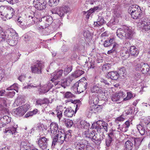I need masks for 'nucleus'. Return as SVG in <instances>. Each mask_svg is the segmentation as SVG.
<instances>
[{
  "label": "nucleus",
  "mask_w": 150,
  "mask_h": 150,
  "mask_svg": "<svg viewBox=\"0 0 150 150\" xmlns=\"http://www.w3.org/2000/svg\"><path fill=\"white\" fill-rule=\"evenodd\" d=\"M84 71L80 70L75 71L74 73L72 74L71 76L73 78H77L83 74Z\"/></svg>",
  "instance_id": "nucleus-37"
},
{
  "label": "nucleus",
  "mask_w": 150,
  "mask_h": 150,
  "mask_svg": "<svg viewBox=\"0 0 150 150\" xmlns=\"http://www.w3.org/2000/svg\"><path fill=\"white\" fill-rule=\"evenodd\" d=\"M119 74H120V75H122V76H124V75L125 74L126 72V71L125 69V68L124 67H122L120 68L118 71Z\"/></svg>",
  "instance_id": "nucleus-52"
},
{
  "label": "nucleus",
  "mask_w": 150,
  "mask_h": 150,
  "mask_svg": "<svg viewBox=\"0 0 150 150\" xmlns=\"http://www.w3.org/2000/svg\"><path fill=\"white\" fill-rule=\"evenodd\" d=\"M112 141V137L110 136V135H108V138L106 140V146L108 147L110 146L111 144Z\"/></svg>",
  "instance_id": "nucleus-49"
},
{
  "label": "nucleus",
  "mask_w": 150,
  "mask_h": 150,
  "mask_svg": "<svg viewBox=\"0 0 150 150\" xmlns=\"http://www.w3.org/2000/svg\"><path fill=\"white\" fill-rule=\"evenodd\" d=\"M14 12L13 9L11 8L3 6L0 7V15L4 16L7 19L11 18Z\"/></svg>",
  "instance_id": "nucleus-3"
},
{
  "label": "nucleus",
  "mask_w": 150,
  "mask_h": 150,
  "mask_svg": "<svg viewBox=\"0 0 150 150\" xmlns=\"http://www.w3.org/2000/svg\"><path fill=\"white\" fill-rule=\"evenodd\" d=\"M131 140L134 143L135 146H139V145L142 142V139L140 138H132L131 139Z\"/></svg>",
  "instance_id": "nucleus-42"
},
{
  "label": "nucleus",
  "mask_w": 150,
  "mask_h": 150,
  "mask_svg": "<svg viewBox=\"0 0 150 150\" xmlns=\"http://www.w3.org/2000/svg\"><path fill=\"white\" fill-rule=\"evenodd\" d=\"M137 128L141 135H143L146 133L147 131L144 128V126H142L140 125H137Z\"/></svg>",
  "instance_id": "nucleus-38"
},
{
  "label": "nucleus",
  "mask_w": 150,
  "mask_h": 150,
  "mask_svg": "<svg viewBox=\"0 0 150 150\" xmlns=\"http://www.w3.org/2000/svg\"><path fill=\"white\" fill-rule=\"evenodd\" d=\"M35 13L33 11H31L28 14L27 17H30L31 18H36L35 16Z\"/></svg>",
  "instance_id": "nucleus-57"
},
{
  "label": "nucleus",
  "mask_w": 150,
  "mask_h": 150,
  "mask_svg": "<svg viewBox=\"0 0 150 150\" xmlns=\"http://www.w3.org/2000/svg\"><path fill=\"white\" fill-rule=\"evenodd\" d=\"M39 21L40 22L43 21L44 23V26L40 25L39 27L40 29H44L52 24L53 19L51 16H48L42 18L39 20Z\"/></svg>",
  "instance_id": "nucleus-8"
},
{
  "label": "nucleus",
  "mask_w": 150,
  "mask_h": 150,
  "mask_svg": "<svg viewBox=\"0 0 150 150\" xmlns=\"http://www.w3.org/2000/svg\"><path fill=\"white\" fill-rule=\"evenodd\" d=\"M125 96V95L124 94L122 91H120L112 94L111 99L113 102H119L123 100V98Z\"/></svg>",
  "instance_id": "nucleus-12"
},
{
  "label": "nucleus",
  "mask_w": 150,
  "mask_h": 150,
  "mask_svg": "<svg viewBox=\"0 0 150 150\" xmlns=\"http://www.w3.org/2000/svg\"><path fill=\"white\" fill-rule=\"evenodd\" d=\"M76 112V110L74 112V110L71 107L68 108L65 110L64 114L65 116L67 117H71L73 116L74 113H75Z\"/></svg>",
  "instance_id": "nucleus-24"
},
{
  "label": "nucleus",
  "mask_w": 150,
  "mask_h": 150,
  "mask_svg": "<svg viewBox=\"0 0 150 150\" xmlns=\"http://www.w3.org/2000/svg\"><path fill=\"white\" fill-rule=\"evenodd\" d=\"M70 11V8L68 6L64 5L58 9L57 8H55L52 9L51 12L52 14H57L60 17L62 18L65 13Z\"/></svg>",
  "instance_id": "nucleus-4"
},
{
  "label": "nucleus",
  "mask_w": 150,
  "mask_h": 150,
  "mask_svg": "<svg viewBox=\"0 0 150 150\" xmlns=\"http://www.w3.org/2000/svg\"><path fill=\"white\" fill-rule=\"evenodd\" d=\"M91 91L92 93H99V94L100 95V93L102 94V96H104L105 95V93L106 92L107 93V91L105 92H104L103 93L101 91V89L98 86H94L91 89Z\"/></svg>",
  "instance_id": "nucleus-27"
},
{
  "label": "nucleus",
  "mask_w": 150,
  "mask_h": 150,
  "mask_svg": "<svg viewBox=\"0 0 150 150\" xmlns=\"http://www.w3.org/2000/svg\"><path fill=\"white\" fill-rule=\"evenodd\" d=\"M98 97L96 96H92L90 98L89 102L91 104L97 105L99 102Z\"/></svg>",
  "instance_id": "nucleus-36"
},
{
  "label": "nucleus",
  "mask_w": 150,
  "mask_h": 150,
  "mask_svg": "<svg viewBox=\"0 0 150 150\" xmlns=\"http://www.w3.org/2000/svg\"><path fill=\"white\" fill-rule=\"evenodd\" d=\"M117 45V43H115L113 45L112 48V49L108 51L107 54H112L114 53H115L116 52V49Z\"/></svg>",
  "instance_id": "nucleus-46"
},
{
  "label": "nucleus",
  "mask_w": 150,
  "mask_h": 150,
  "mask_svg": "<svg viewBox=\"0 0 150 150\" xmlns=\"http://www.w3.org/2000/svg\"><path fill=\"white\" fill-rule=\"evenodd\" d=\"M70 131H71V130H70L69 133L65 135L64 134V131L62 130L59 129L58 130V134L53 137L52 145H55L57 143L61 144H63L66 138L67 137L69 138V136H68L70 135Z\"/></svg>",
  "instance_id": "nucleus-2"
},
{
  "label": "nucleus",
  "mask_w": 150,
  "mask_h": 150,
  "mask_svg": "<svg viewBox=\"0 0 150 150\" xmlns=\"http://www.w3.org/2000/svg\"><path fill=\"white\" fill-rule=\"evenodd\" d=\"M38 109H35L32 111L29 112L25 115V117H28L35 115L38 112Z\"/></svg>",
  "instance_id": "nucleus-45"
},
{
  "label": "nucleus",
  "mask_w": 150,
  "mask_h": 150,
  "mask_svg": "<svg viewBox=\"0 0 150 150\" xmlns=\"http://www.w3.org/2000/svg\"><path fill=\"white\" fill-rule=\"evenodd\" d=\"M27 21L26 25L28 27L34 24L36 22V20L37 19L36 18H31L27 16L26 18Z\"/></svg>",
  "instance_id": "nucleus-30"
},
{
  "label": "nucleus",
  "mask_w": 150,
  "mask_h": 150,
  "mask_svg": "<svg viewBox=\"0 0 150 150\" xmlns=\"http://www.w3.org/2000/svg\"><path fill=\"white\" fill-rule=\"evenodd\" d=\"M33 4L35 8L38 10L46 8V2H45V0H34Z\"/></svg>",
  "instance_id": "nucleus-11"
},
{
  "label": "nucleus",
  "mask_w": 150,
  "mask_h": 150,
  "mask_svg": "<svg viewBox=\"0 0 150 150\" xmlns=\"http://www.w3.org/2000/svg\"><path fill=\"white\" fill-rule=\"evenodd\" d=\"M91 132H90L89 131V129H86V130L84 131V135L86 137L88 138L90 137V133Z\"/></svg>",
  "instance_id": "nucleus-56"
},
{
  "label": "nucleus",
  "mask_w": 150,
  "mask_h": 150,
  "mask_svg": "<svg viewBox=\"0 0 150 150\" xmlns=\"http://www.w3.org/2000/svg\"><path fill=\"white\" fill-rule=\"evenodd\" d=\"M142 12L141 9L139 8L138 10L134 12L131 13V17L134 19H138L142 15Z\"/></svg>",
  "instance_id": "nucleus-25"
},
{
  "label": "nucleus",
  "mask_w": 150,
  "mask_h": 150,
  "mask_svg": "<svg viewBox=\"0 0 150 150\" xmlns=\"http://www.w3.org/2000/svg\"><path fill=\"white\" fill-rule=\"evenodd\" d=\"M144 123L145 124V126L146 127L150 124V116H148L146 117L144 120Z\"/></svg>",
  "instance_id": "nucleus-54"
},
{
  "label": "nucleus",
  "mask_w": 150,
  "mask_h": 150,
  "mask_svg": "<svg viewBox=\"0 0 150 150\" xmlns=\"http://www.w3.org/2000/svg\"><path fill=\"white\" fill-rule=\"evenodd\" d=\"M101 109V106L99 105L91 104V106L89 108L88 110L90 113H96L98 110Z\"/></svg>",
  "instance_id": "nucleus-23"
},
{
  "label": "nucleus",
  "mask_w": 150,
  "mask_h": 150,
  "mask_svg": "<svg viewBox=\"0 0 150 150\" xmlns=\"http://www.w3.org/2000/svg\"><path fill=\"white\" fill-rule=\"evenodd\" d=\"M127 95L126 98H123V100L126 101L130 99L133 97V95L130 92H127Z\"/></svg>",
  "instance_id": "nucleus-50"
},
{
  "label": "nucleus",
  "mask_w": 150,
  "mask_h": 150,
  "mask_svg": "<svg viewBox=\"0 0 150 150\" xmlns=\"http://www.w3.org/2000/svg\"><path fill=\"white\" fill-rule=\"evenodd\" d=\"M30 108L29 105L26 104L14 110L13 114L16 116H21L23 115Z\"/></svg>",
  "instance_id": "nucleus-6"
},
{
  "label": "nucleus",
  "mask_w": 150,
  "mask_h": 150,
  "mask_svg": "<svg viewBox=\"0 0 150 150\" xmlns=\"http://www.w3.org/2000/svg\"><path fill=\"white\" fill-rule=\"evenodd\" d=\"M17 127V125H14L12 126V127L6 128L4 132L5 133L15 134V133L17 132L16 130Z\"/></svg>",
  "instance_id": "nucleus-19"
},
{
  "label": "nucleus",
  "mask_w": 150,
  "mask_h": 150,
  "mask_svg": "<svg viewBox=\"0 0 150 150\" xmlns=\"http://www.w3.org/2000/svg\"><path fill=\"white\" fill-rule=\"evenodd\" d=\"M93 148L88 144V143L83 150H92Z\"/></svg>",
  "instance_id": "nucleus-61"
},
{
  "label": "nucleus",
  "mask_w": 150,
  "mask_h": 150,
  "mask_svg": "<svg viewBox=\"0 0 150 150\" xmlns=\"http://www.w3.org/2000/svg\"><path fill=\"white\" fill-rule=\"evenodd\" d=\"M56 112L57 117L60 121L62 116V111Z\"/></svg>",
  "instance_id": "nucleus-58"
},
{
  "label": "nucleus",
  "mask_w": 150,
  "mask_h": 150,
  "mask_svg": "<svg viewBox=\"0 0 150 150\" xmlns=\"http://www.w3.org/2000/svg\"><path fill=\"white\" fill-rule=\"evenodd\" d=\"M0 120L3 122V123L5 125L6 124L9 123L11 121V118L8 116L5 115L1 118Z\"/></svg>",
  "instance_id": "nucleus-40"
},
{
  "label": "nucleus",
  "mask_w": 150,
  "mask_h": 150,
  "mask_svg": "<svg viewBox=\"0 0 150 150\" xmlns=\"http://www.w3.org/2000/svg\"><path fill=\"white\" fill-rule=\"evenodd\" d=\"M26 77L25 75H21L18 78V79L21 81H22L24 80Z\"/></svg>",
  "instance_id": "nucleus-64"
},
{
  "label": "nucleus",
  "mask_w": 150,
  "mask_h": 150,
  "mask_svg": "<svg viewBox=\"0 0 150 150\" xmlns=\"http://www.w3.org/2000/svg\"><path fill=\"white\" fill-rule=\"evenodd\" d=\"M87 143L88 142L85 140H78L76 142L75 145L77 149L83 150Z\"/></svg>",
  "instance_id": "nucleus-15"
},
{
  "label": "nucleus",
  "mask_w": 150,
  "mask_h": 150,
  "mask_svg": "<svg viewBox=\"0 0 150 150\" xmlns=\"http://www.w3.org/2000/svg\"><path fill=\"white\" fill-rule=\"evenodd\" d=\"M125 38L126 39L131 40L132 38L134 31L131 28L125 27Z\"/></svg>",
  "instance_id": "nucleus-18"
},
{
  "label": "nucleus",
  "mask_w": 150,
  "mask_h": 150,
  "mask_svg": "<svg viewBox=\"0 0 150 150\" xmlns=\"http://www.w3.org/2000/svg\"><path fill=\"white\" fill-rule=\"evenodd\" d=\"M105 22L103 18L101 16H99L97 21L94 22V24L96 27H98L103 25Z\"/></svg>",
  "instance_id": "nucleus-31"
},
{
  "label": "nucleus",
  "mask_w": 150,
  "mask_h": 150,
  "mask_svg": "<svg viewBox=\"0 0 150 150\" xmlns=\"http://www.w3.org/2000/svg\"><path fill=\"white\" fill-rule=\"evenodd\" d=\"M115 43H116L115 42V39L112 38L109 40H105L103 45L105 47H108L112 45H114Z\"/></svg>",
  "instance_id": "nucleus-33"
},
{
  "label": "nucleus",
  "mask_w": 150,
  "mask_h": 150,
  "mask_svg": "<svg viewBox=\"0 0 150 150\" xmlns=\"http://www.w3.org/2000/svg\"><path fill=\"white\" fill-rule=\"evenodd\" d=\"M38 144L39 147L42 150L46 149L48 145V139L45 137H40L38 139Z\"/></svg>",
  "instance_id": "nucleus-10"
},
{
  "label": "nucleus",
  "mask_w": 150,
  "mask_h": 150,
  "mask_svg": "<svg viewBox=\"0 0 150 150\" xmlns=\"http://www.w3.org/2000/svg\"><path fill=\"white\" fill-rule=\"evenodd\" d=\"M129 52L131 55L133 56H137L139 53L138 49L134 46H132L130 47Z\"/></svg>",
  "instance_id": "nucleus-28"
},
{
  "label": "nucleus",
  "mask_w": 150,
  "mask_h": 150,
  "mask_svg": "<svg viewBox=\"0 0 150 150\" xmlns=\"http://www.w3.org/2000/svg\"><path fill=\"white\" fill-rule=\"evenodd\" d=\"M108 79L113 80H117L119 77V74L117 71H112L108 72L107 74Z\"/></svg>",
  "instance_id": "nucleus-16"
},
{
  "label": "nucleus",
  "mask_w": 150,
  "mask_h": 150,
  "mask_svg": "<svg viewBox=\"0 0 150 150\" xmlns=\"http://www.w3.org/2000/svg\"><path fill=\"white\" fill-rule=\"evenodd\" d=\"M96 124L98 125V126L96 129H97L98 132H100L101 129H104L105 131H107L108 126L105 122L102 120L96 122Z\"/></svg>",
  "instance_id": "nucleus-14"
},
{
  "label": "nucleus",
  "mask_w": 150,
  "mask_h": 150,
  "mask_svg": "<svg viewBox=\"0 0 150 150\" xmlns=\"http://www.w3.org/2000/svg\"><path fill=\"white\" fill-rule=\"evenodd\" d=\"M58 127L57 124L55 122H52L50 125V129L51 132L54 134H56L58 130Z\"/></svg>",
  "instance_id": "nucleus-22"
},
{
  "label": "nucleus",
  "mask_w": 150,
  "mask_h": 150,
  "mask_svg": "<svg viewBox=\"0 0 150 150\" xmlns=\"http://www.w3.org/2000/svg\"><path fill=\"white\" fill-rule=\"evenodd\" d=\"M79 126L81 129H89L90 124L85 120H81L80 122Z\"/></svg>",
  "instance_id": "nucleus-32"
},
{
  "label": "nucleus",
  "mask_w": 150,
  "mask_h": 150,
  "mask_svg": "<svg viewBox=\"0 0 150 150\" xmlns=\"http://www.w3.org/2000/svg\"><path fill=\"white\" fill-rule=\"evenodd\" d=\"M125 27L118 29L117 30L116 35L120 39L125 37Z\"/></svg>",
  "instance_id": "nucleus-17"
},
{
  "label": "nucleus",
  "mask_w": 150,
  "mask_h": 150,
  "mask_svg": "<svg viewBox=\"0 0 150 150\" xmlns=\"http://www.w3.org/2000/svg\"><path fill=\"white\" fill-rule=\"evenodd\" d=\"M124 114L121 115L120 116L117 118L115 120V122L116 123L118 124L119 122L123 121L125 119L124 118Z\"/></svg>",
  "instance_id": "nucleus-51"
},
{
  "label": "nucleus",
  "mask_w": 150,
  "mask_h": 150,
  "mask_svg": "<svg viewBox=\"0 0 150 150\" xmlns=\"http://www.w3.org/2000/svg\"><path fill=\"white\" fill-rule=\"evenodd\" d=\"M15 92L11 90V91H9L8 93V96L10 98H12L14 96Z\"/></svg>",
  "instance_id": "nucleus-59"
},
{
  "label": "nucleus",
  "mask_w": 150,
  "mask_h": 150,
  "mask_svg": "<svg viewBox=\"0 0 150 150\" xmlns=\"http://www.w3.org/2000/svg\"><path fill=\"white\" fill-rule=\"evenodd\" d=\"M130 122L129 121H126L121 127H120V125H118L117 129H120L121 131L125 132L128 130V129L130 125Z\"/></svg>",
  "instance_id": "nucleus-20"
},
{
  "label": "nucleus",
  "mask_w": 150,
  "mask_h": 150,
  "mask_svg": "<svg viewBox=\"0 0 150 150\" xmlns=\"http://www.w3.org/2000/svg\"><path fill=\"white\" fill-rule=\"evenodd\" d=\"M120 133L119 131L114 130L109 135L112 137V136L114 137L115 138L118 137L120 135Z\"/></svg>",
  "instance_id": "nucleus-47"
},
{
  "label": "nucleus",
  "mask_w": 150,
  "mask_h": 150,
  "mask_svg": "<svg viewBox=\"0 0 150 150\" xmlns=\"http://www.w3.org/2000/svg\"><path fill=\"white\" fill-rule=\"evenodd\" d=\"M118 23L117 20L116 18H113L110 21V23H112V25H115L117 24Z\"/></svg>",
  "instance_id": "nucleus-63"
},
{
  "label": "nucleus",
  "mask_w": 150,
  "mask_h": 150,
  "mask_svg": "<svg viewBox=\"0 0 150 150\" xmlns=\"http://www.w3.org/2000/svg\"><path fill=\"white\" fill-rule=\"evenodd\" d=\"M85 79V78H83V80ZM83 80V79H81L80 80ZM79 81V82L76 83L73 86L74 90H77L79 93L83 92L86 90L87 87V83L86 82H81V81Z\"/></svg>",
  "instance_id": "nucleus-5"
},
{
  "label": "nucleus",
  "mask_w": 150,
  "mask_h": 150,
  "mask_svg": "<svg viewBox=\"0 0 150 150\" xmlns=\"http://www.w3.org/2000/svg\"><path fill=\"white\" fill-rule=\"evenodd\" d=\"M7 90H14L18 92L19 90L18 85L16 83H14L10 87L7 88Z\"/></svg>",
  "instance_id": "nucleus-43"
},
{
  "label": "nucleus",
  "mask_w": 150,
  "mask_h": 150,
  "mask_svg": "<svg viewBox=\"0 0 150 150\" xmlns=\"http://www.w3.org/2000/svg\"><path fill=\"white\" fill-rule=\"evenodd\" d=\"M100 81L102 83H104V85H108V86L110 85V83L108 81L106 80H105L103 79H100Z\"/></svg>",
  "instance_id": "nucleus-60"
},
{
  "label": "nucleus",
  "mask_w": 150,
  "mask_h": 150,
  "mask_svg": "<svg viewBox=\"0 0 150 150\" xmlns=\"http://www.w3.org/2000/svg\"><path fill=\"white\" fill-rule=\"evenodd\" d=\"M59 0H50L48 2V4L50 6H52L53 5L56 6L59 2Z\"/></svg>",
  "instance_id": "nucleus-48"
},
{
  "label": "nucleus",
  "mask_w": 150,
  "mask_h": 150,
  "mask_svg": "<svg viewBox=\"0 0 150 150\" xmlns=\"http://www.w3.org/2000/svg\"><path fill=\"white\" fill-rule=\"evenodd\" d=\"M92 141L97 144H99L101 143V139H100L99 136H98L97 133L96 134L94 135Z\"/></svg>",
  "instance_id": "nucleus-39"
},
{
  "label": "nucleus",
  "mask_w": 150,
  "mask_h": 150,
  "mask_svg": "<svg viewBox=\"0 0 150 150\" xmlns=\"http://www.w3.org/2000/svg\"><path fill=\"white\" fill-rule=\"evenodd\" d=\"M139 28L144 31H148L150 29V21L146 18H142L141 21L138 24Z\"/></svg>",
  "instance_id": "nucleus-7"
},
{
  "label": "nucleus",
  "mask_w": 150,
  "mask_h": 150,
  "mask_svg": "<svg viewBox=\"0 0 150 150\" xmlns=\"http://www.w3.org/2000/svg\"><path fill=\"white\" fill-rule=\"evenodd\" d=\"M149 68V66L147 64L142 63V69L141 70V71L143 74L146 73L148 71Z\"/></svg>",
  "instance_id": "nucleus-41"
},
{
  "label": "nucleus",
  "mask_w": 150,
  "mask_h": 150,
  "mask_svg": "<svg viewBox=\"0 0 150 150\" xmlns=\"http://www.w3.org/2000/svg\"><path fill=\"white\" fill-rule=\"evenodd\" d=\"M142 62L140 64H138L135 66V69L137 71L141 70L142 69Z\"/></svg>",
  "instance_id": "nucleus-55"
},
{
  "label": "nucleus",
  "mask_w": 150,
  "mask_h": 150,
  "mask_svg": "<svg viewBox=\"0 0 150 150\" xmlns=\"http://www.w3.org/2000/svg\"><path fill=\"white\" fill-rule=\"evenodd\" d=\"M133 144L131 141V139L129 140H128L125 143L124 150H131Z\"/></svg>",
  "instance_id": "nucleus-29"
},
{
  "label": "nucleus",
  "mask_w": 150,
  "mask_h": 150,
  "mask_svg": "<svg viewBox=\"0 0 150 150\" xmlns=\"http://www.w3.org/2000/svg\"><path fill=\"white\" fill-rule=\"evenodd\" d=\"M129 55V53L127 49H125L121 51L120 55L125 59L128 58Z\"/></svg>",
  "instance_id": "nucleus-34"
},
{
  "label": "nucleus",
  "mask_w": 150,
  "mask_h": 150,
  "mask_svg": "<svg viewBox=\"0 0 150 150\" xmlns=\"http://www.w3.org/2000/svg\"><path fill=\"white\" fill-rule=\"evenodd\" d=\"M63 121L65 122L66 126L67 127H71L73 125V121L69 119H64Z\"/></svg>",
  "instance_id": "nucleus-44"
},
{
  "label": "nucleus",
  "mask_w": 150,
  "mask_h": 150,
  "mask_svg": "<svg viewBox=\"0 0 150 150\" xmlns=\"http://www.w3.org/2000/svg\"><path fill=\"white\" fill-rule=\"evenodd\" d=\"M74 96L71 92H67L64 95V97L67 98H72Z\"/></svg>",
  "instance_id": "nucleus-53"
},
{
  "label": "nucleus",
  "mask_w": 150,
  "mask_h": 150,
  "mask_svg": "<svg viewBox=\"0 0 150 150\" xmlns=\"http://www.w3.org/2000/svg\"><path fill=\"white\" fill-rule=\"evenodd\" d=\"M8 100L6 98L0 99V110L8 112V110L5 108L7 106Z\"/></svg>",
  "instance_id": "nucleus-21"
},
{
  "label": "nucleus",
  "mask_w": 150,
  "mask_h": 150,
  "mask_svg": "<svg viewBox=\"0 0 150 150\" xmlns=\"http://www.w3.org/2000/svg\"><path fill=\"white\" fill-rule=\"evenodd\" d=\"M43 67L42 63L40 62H37L34 65L31 67V70L33 73L40 74L42 73V69Z\"/></svg>",
  "instance_id": "nucleus-9"
},
{
  "label": "nucleus",
  "mask_w": 150,
  "mask_h": 150,
  "mask_svg": "<svg viewBox=\"0 0 150 150\" xmlns=\"http://www.w3.org/2000/svg\"><path fill=\"white\" fill-rule=\"evenodd\" d=\"M49 102V100L47 98H45L43 99H39L36 100L35 105L41 106L44 104H48Z\"/></svg>",
  "instance_id": "nucleus-26"
},
{
  "label": "nucleus",
  "mask_w": 150,
  "mask_h": 150,
  "mask_svg": "<svg viewBox=\"0 0 150 150\" xmlns=\"http://www.w3.org/2000/svg\"><path fill=\"white\" fill-rule=\"evenodd\" d=\"M18 37L16 35H8L6 37V41L11 46H14L17 43Z\"/></svg>",
  "instance_id": "nucleus-13"
},
{
  "label": "nucleus",
  "mask_w": 150,
  "mask_h": 150,
  "mask_svg": "<svg viewBox=\"0 0 150 150\" xmlns=\"http://www.w3.org/2000/svg\"><path fill=\"white\" fill-rule=\"evenodd\" d=\"M63 70L60 69L57 70L52 74L51 75L53 78L51 79V82L48 83L47 85H44V87H41L40 90V93L41 94L44 93L49 91L50 89L52 88L54 85L56 86L58 84H60L61 86L64 88H65L66 86H69L70 82L71 81L70 78H68L66 79H63L59 81L53 82L55 80H56L60 78L63 73Z\"/></svg>",
  "instance_id": "nucleus-1"
},
{
  "label": "nucleus",
  "mask_w": 150,
  "mask_h": 150,
  "mask_svg": "<svg viewBox=\"0 0 150 150\" xmlns=\"http://www.w3.org/2000/svg\"><path fill=\"white\" fill-rule=\"evenodd\" d=\"M139 8L141 9L140 7L137 5H133L130 6L128 9V12L130 14L131 13L137 11V10Z\"/></svg>",
  "instance_id": "nucleus-35"
},
{
  "label": "nucleus",
  "mask_w": 150,
  "mask_h": 150,
  "mask_svg": "<svg viewBox=\"0 0 150 150\" xmlns=\"http://www.w3.org/2000/svg\"><path fill=\"white\" fill-rule=\"evenodd\" d=\"M110 64H105L103 66V70H108L110 68Z\"/></svg>",
  "instance_id": "nucleus-62"
}]
</instances>
